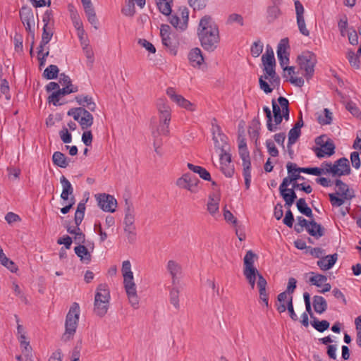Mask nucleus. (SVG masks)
Returning <instances> with one entry per match:
<instances>
[{
    "label": "nucleus",
    "instance_id": "obj_54",
    "mask_svg": "<svg viewBox=\"0 0 361 361\" xmlns=\"http://www.w3.org/2000/svg\"><path fill=\"white\" fill-rule=\"evenodd\" d=\"M327 281V277L324 275L317 274L314 276L310 277V281L312 284L320 287L323 283Z\"/></svg>",
    "mask_w": 361,
    "mask_h": 361
},
{
    "label": "nucleus",
    "instance_id": "obj_6",
    "mask_svg": "<svg viewBox=\"0 0 361 361\" xmlns=\"http://www.w3.org/2000/svg\"><path fill=\"white\" fill-rule=\"evenodd\" d=\"M257 258V255L252 250H248L244 257L243 274L252 289L255 288L257 279L258 281L259 276H262L254 265Z\"/></svg>",
    "mask_w": 361,
    "mask_h": 361
},
{
    "label": "nucleus",
    "instance_id": "obj_18",
    "mask_svg": "<svg viewBox=\"0 0 361 361\" xmlns=\"http://www.w3.org/2000/svg\"><path fill=\"white\" fill-rule=\"evenodd\" d=\"M89 249L92 251L94 250V243L87 241L86 245H78L74 248L75 253L85 264H89L92 259V255Z\"/></svg>",
    "mask_w": 361,
    "mask_h": 361
},
{
    "label": "nucleus",
    "instance_id": "obj_12",
    "mask_svg": "<svg viewBox=\"0 0 361 361\" xmlns=\"http://www.w3.org/2000/svg\"><path fill=\"white\" fill-rule=\"evenodd\" d=\"M283 0H270L266 8L265 18L267 23L271 24L278 20L283 14L281 6Z\"/></svg>",
    "mask_w": 361,
    "mask_h": 361
},
{
    "label": "nucleus",
    "instance_id": "obj_33",
    "mask_svg": "<svg viewBox=\"0 0 361 361\" xmlns=\"http://www.w3.org/2000/svg\"><path fill=\"white\" fill-rule=\"evenodd\" d=\"M181 266L174 260H169L167 263V270L172 279V283L175 284L177 281V275L181 273Z\"/></svg>",
    "mask_w": 361,
    "mask_h": 361
},
{
    "label": "nucleus",
    "instance_id": "obj_31",
    "mask_svg": "<svg viewBox=\"0 0 361 361\" xmlns=\"http://www.w3.org/2000/svg\"><path fill=\"white\" fill-rule=\"evenodd\" d=\"M60 182L63 187L61 198L63 200H68V197L73 193V188L70 181L64 176L61 177Z\"/></svg>",
    "mask_w": 361,
    "mask_h": 361
},
{
    "label": "nucleus",
    "instance_id": "obj_40",
    "mask_svg": "<svg viewBox=\"0 0 361 361\" xmlns=\"http://www.w3.org/2000/svg\"><path fill=\"white\" fill-rule=\"evenodd\" d=\"M293 166H295V164L292 163V162L287 163L286 168H287L288 176L283 179V181L279 186V192H282L283 190H284L285 188H287L288 186L292 183L293 179H292L290 173H291V167Z\"/></svg>",
    "mask_w": 361,
    "mask_h": 361
},
{
    "label": "nucleus",
    "instance_id": "obj_38",
    "mask_svg": "<svg viewBox=\"0 0 361 361\" xmlns=\"http://www.w3.org/2000/svg\"><path fill=\"white\" fill-rule=\"evenodd\" d=\"M296 206L301 214L305 215L308 218H313L312 209L308 207L304 198H300L296 202Z\"/></svg>",
    "mask_w": 361,
    "mask_h": 361
},
{
    "label": "nucleus",
    "instance_id": "obj_28",
    "mask_svg": "<svg viewBox=\"0 0 361 361\" xmlns=\"http://www.w3.org/2000/svg\"><path fill=\"white\" fill-rule=\"evenodd\" d=\"M75 101L77 103L82 106V107L85 108L87 107L90 111H94L96 109V104L93 101V99L92 97L89 95H78L75 97Z\"/></svg>",
    "mask_w": 361,
    "mask_h": 361
},
{
    "label": "nucleus",
    "instance_id": "obj_27",
    "mask_svg": "<svg viewBox=\"0 0 361 361\" xmlns=\"http://www.w3.org/2000/svg\"><path fill=\"white\" fill-rule=\"evenodd\" d=\"M188 59L193 67L200 66L204 62V57L200 48H194L188 54Z\"/></svg>",
    "mask_w": 361,
    "mask_h": 361
},
{
    "label": "nucleus",
    "instance_id": "obj_61",
    "mask_svg": "<svg viewBox=\"0 0 361 361\" xmlns=\"http://www.w3.org/2000/svg\"><path fill=\"white\" fill-rule=\"evenodd\" d=\"M345 108L353 116L361 119V111H360V109L357 108L355 103H353V102H347V104H345Z\"/></svg>",
    "mask_w": 361,
    "mask_h": 361
},
{
    "label": "nucleus",
    "instance_id": "obj_42",
    "mask_svg": "<svg viewBox=\"0 0 361 361\" xmlns=\"http://www.w3.org/2000/svg\"><path fill=\"white\" fill-rule=\"evenodd\" d=\"M278 102L282 109L281 115L283 118L286 121H288L289 119L290 113L288 100L283 97H279L278 98Z\"/></svg>",
    "mask_w": 361,
    "mask_h": 361
},
{
    "label": "nucleus",
    "instance_id": "obj_25",
    "mask_svg": "<svg viewBox=\"0 0 361 361\" xmlns=\"http://www.w3.org/2000/svg\"><path fill=\"white\" fill-rule=\"evenodd\" d=\"M309 225L306 231L311 236L318 239L324 235L325 228L321 224L317 223L313 218L310 220Z\"/></svg>",
    "mask_w": 361,
    "mask_h": 361
},
{
    "label": "nucleus",
    "instance_id": "obj_15",
    "mask_svg": "<svg viewBox=\"0 0 361 361\" xmlns=\"http://www.w3.org/2000/svg\"><path fill=\"white\" fill-rule=\"evenodd\" d=\"M99 207L104 212H114L117 207V201L114 196L101 193L95 195Z\"/></svg>",
    "mask_w": 361,
    "mask_h": 361
},
{
    "label": "nucleus",
    "instance_id": "obj_37",
    "mask_svg": "<svg viewBox=\"0 0 361 361\" xmlns=\"http://www.w3.org/2000/svg\"><path fill=\"white\" fill-rule=\"evenodd\" d=\"M262 61L264 65H276V60L274 58V51L270 45H267L266 51L262 56Z\"/></svg>",
    "mask_w": 361,
    "mask_h": 361
},
{
    "label": "nucleus",
    "instance_id": "obj_13",
    "mask_svg": "<svg viewBox=\"0 0 361 361\" xmlns=\"http://www.w3.org/2000/svg\"><path fill=\"white\" fill-rule=\"evenodd\" d=\"M123 285L131 306L134 309H138L139 298L137 294L136 285L133 281V276L124 278Z\"/></svg>",
    "mask_w": 361,
    "mask_h": 361
},
{
    "label": "nucleus",
    "instance_id": "obj_29",
    "mask_svg": "<svg viewBox=\"0 0 361 361\" xmlns=\"http://www.w3.org/2000/svg\"><path fill=\"white\" fill-rule=\"evenodd\" d=\"M296 283L297 281L295 278H290L288 279L286 290L278 295L277 300L286 301V300L288 298V297L293 296V293H294L296 288Z\"/></svg>",
    "mask_w": 361,
    "mask_h": 361
},
{
    "label": "nucleus",
    "instance_id": "obj_32",
    "mask_svg": "<svg viewBox=\"0 0 361 361\" xmlns=\"http://www.w3.org/2000/svg\"><path fill=\"white\" fill-rule=\"evenodd\" d=\"M52 161L55 166L60 168H66L69 165L70 159L66 157L62 152L57 151L52 155Z\"/></svg>",
    "mask_w": 361,
    "mask_h": 361
},
{
    "label": "nucleus",
    "instance_id": "obj_22",
    "mask_svg": "<svg viewBox=\"0 0 361 361\" xmlns=\"http://www.w3.org/2000/svg\"><path fill=\"white\" fill-rule=\"evenodd\" d=\"M293 300V297L290 296V297H288V298H287L286 300V305L281 303V304H276V310L279 313L284 312L287 310L291 319L294 322H296L298 320V317L294 310Z\"/></svg>",
    "mask_w": 361,
    "mask_h": 361
},
{
    "label": "nucleus",
    "instance_id": "obj_14",
    "mask_svg": "<svg viewBox=\"0 0 361 361\" xmlns=\"http://www.w3.org/2000/svg\"><path fill=\"white\" fill-rule=\"evenodd\" d=\"M212 139L216 149L224 151L226 148H229L228 144V137L222 132L221 127L218 124H212Z\"/></svg>",
    "mask_w": 361,
    "mask_h": 361
},
{
    "label": "nucleus",
    "instance_id": "obj_4",
    "mask_svg": "<svg viewBox=\"0 0 361 361\" xmlns=\"http://www.w3.org/2000/svg\"><path fill=\"white\" fill-rule=\"evenodd\" d=\"M110 293L106 284H99L97 288L94 302V312L102 317L108 311L109 306Z\"/></svg>",
    "mask_w": 361,
    "mask_h": 361
},
{
    "label": "nucleus",
    "instance_id": "obj_30",
    "mask_svg": "<svg viewBox=\"0 0 361 361\" xmlns=\"http://www.w3.org/2000/svg\"><path fill=\"white\" fill-rule=\"evenodd\" d=\"M280 195L285 201V207L287 208H290L297 198L293 188H285L284 190L280 192Z\"/></svg>",
    "mask_w": 361,
    "mask_h": 361
},
{
    "label": "nucleus",
    "instance_id": "obj_59",
    "mask_svg": "<svg viewBox=\"0 0 361 361\" xmlns=\"http://www.w3.org/2000/svg\"><path fill=\"white\" fill-rule=\"evenodd\" d=\"M121 12L126 16H133L135 13V4L133 0H128L126 6L122 8Z\"/></svg>",
    "mask_w": 361,
    "mask_h": 361
},
{
    "label": "nucleus",
    "instance_id": "obj_44",
    "mask_svg": "<svg viewBox=\"0 0 361 361\" xmlns=\"http://www.w3.org/2000/svg\"><path fill=\"white\" fill-rule=\"evenodd\" d=\"M332 119V113L326 108L324 109V115L320 114L317 116L318 123L322 126L331 124Z\"/></svg>",
    "mask_w": 361,
    "mask_h": 361
},
{
    "label": "nucleus",
    "instance_id": "obj_51",
    "mask_svg": "<svg viewBox=\"0 0 361 361\" xmlns=\"http://www.w3.org/2000/svg\"><path fill=\"white\" fill-rule=\"evenodd\" d=\"M321 169L323 170V174H331L333 177H334V173H337V169L334 168V163L332 164L330 161H324L321 164Z\"/></svg>",
    "mask_w": 361,
    "mask_h": 361
},
{
    "label": "nucleus",
    "instance_id": "obj_52",
    "mask_svg": "<svg viewBox=\"0 0 361 361\" xmlns=\"http://www.w3.org/2000/svg\"><path fill=\"white\" fill-rule=\"evenodd\" d=\"M188 4L194 11L202 10L207 6L208 0H188Z\"/></svg>",
    "mask_w": 361,
    "mask_h": 361
},
{
    "label": "nucleus",
    "instance_id": "obj_7",
    "mask_svg": "<svg viewBox=\"0 0 361 361\" xmlns=\"http://www.w3.org/2000/svg\"><path fill=\"white\" fill-rule=\"evenodd\" d=\"M80 315V307L77 302H74L71 307L65 322V332L62 336L64 341L73 338L78 326Z\"/></svg>",
    "mask_w": 361,
    "mask_h": 361
},
{
    "label": "nucleus",
    "instance_id": "obj_16",
    "mask_svg": "<svg viewBox=\"0 0 361 361\" xmlns=\"http://www.w3.org/2000/svg\"><path fill=\"white\" fill-rule=\"evenodd\" d=\"M78 91V87L75 85L69 84V85L64 86L61 89H59L58 90L53 92L48 97V102L49 103H52L54 106L61 105V103H59V100L61 97L65 96L66 94H69L71 93H75Z\"/></svg>",
    "mask_w": 361,
    "mask_h": 361
},
{
    "label": "nucleus",
    "instance_id": "obj_35",
    "mask_svg": "<svg viewBox=\"0 0 361 361\" xmlns=\"http://www.w3.org/2000/svg\"><path fill=\"white\" fill-rule=\"evenodd\" d=\"M125 218H124V224L125 225H134L135 221V214H134V208L133 207V204L128 202L127 200H126V209H125Z\"/></svg>",
    "mask_w": 361,
    "mask_h": 361
},
{
    "label": "nucleus",
    "instance_id": "obj_39",
    "mask_svg": "<svg viewBox=\"0 0 361 361\" xmlns=\"http://www.w3.org/2000/svg\"><path fill=\"white\" fill-rule=\"evenodd\" d=\"M336 187L338 188L339 192H336V195L343 197L346 200L351 199V196L348 195V192L349 190L348 185L343 183L341 179H336L334 182Z\"/></svg>",
    "mask_w": 361,
    "mask_h": 361
},
{
    "label": "nucleus",
    "instance_id": "obj_62",
    "mask_svg": "<svg viewBox=\"0 0 361 361\" xmlns=\"http://www.w3.org/2000/svg\"><path fill=\"white\" fill-rule=\"evenodd\" d=\"M161 41L164 46L169 48L173 54H176V42L171 38L170 35L168 37L161 38Z\"/></svg>",
    "mask_w": 361,
    "mask_h": 361
},
{
    "label": "nucleus",
    "instance_id": "obj_47",
    "mask_svg": "<svg viewBox=\"0 0 361 361\" xmlns=\"http://www.w3.org/2000/svg\"><path fill=\"white\" fill-rule=\"evenodd\" d=\"M239 149V154L243 161V168L251 167V161L250 157V153L247 147H244Z\"/></svg>",
    "mask_w": 361,
    "mask_h": 361
},
{
    "label": "nucleus",
    "instance_id": "obj_43",
    "mask_svg": "<svg viewBox=\"0 0 361 361\" xmlns=\"http://www.w3.org/2000/svg\"><path fill=\"white\" fill-rule=\"evenodd\" d=\"M54 35L53 27L43 26L42 39L40 44L47 45L51 39Z\"/></svg>",
    "mask_w": 361,
    "mask_h": 361
},
{
    "label": "nucleus",
    "instance_id": "obj_34",
    "mask_svg": "<svg viewBox=\"0 0 361 361\" xmlns=\"http://www.w3.org/2000/svg\"><path fill=\"white\" fill-rule=\"evenodd\" d=\"M188 168L193 171L195 173H197L201 178H202L204 180L211 181V175L209 172L206 170V169L200 166H195L192 164L188 163Z\"/></svg>",
    "mask_w": 361,
    "mask_h": 361
},
{
    "label": "nucleus",
    "instance_id": "obj_41",
    "mask_svg": "<svg viewBox=\"0 0 361 361\" xmlns=\"http://www.w3.org/2000/svg\"><path fill=\"white\" fill-rule=\"evenodd\" d=\"M59 69L56 65H49L43 73V77L47 80L56 79L58 77Z\"/></svg>",
    "mask_w": 361,
    "mask_h": 361
},
{
    "label": "nucleus",
    "instance_id": "obj_11",
    "mask_svg": "<svg viewBox=\"0 0 361 361\" xmlns=\"http://www.w3.org/2000/svg\"><path fill=\"white\" fill-rule=\"evenodd\" d=\"M20 18L26 31L30 35L32 39L35 38V16L33 11L28 6H23L20 10Z\"/></svg>",
    "mask_w": 361,
    "mask_h": 361
},
{
    "label": "nucleus",
    "instance_id": "obj_17",
    "mask_svg": "<svg viewBox=\"0 0 361 361\" xmlns=\"http://www.w3.org/2000/svg\"><path fill=\"white\" fill-rule=\"evenodd\" d=\"M295 7L296 12L297 24L300 32L306 37L310 35V31L306 27V24L304 18V7L300 1H295Z\"/></svg>",
    "mask_w": 361,
    "mask_h": 361
},
{
    "label": "nucleus",
    "instance_id": "obj_64",
    "mask_svg": "<svg viewBox=\"0 0 361 361\" xmlns=\"http://www.w3.org/2000/svg\"><path fill=\"white\" fill-rule=\"evenodd\" d=\"M355 324L357 330L356 343L361 348V315L355 319Z\"/></svg>",
    "mask_w": 361,
    "mask_h": 361
},
{
    "label": "nucleus",
    "instance_id": "obj_53",
    "mask_svg": "<svg viewBox=\"0 0 361 361\" xmlns=\"http://www.w3.org/2000/svg\"><path fill=\"white\" fill-rule=\"evenodd\" d=\"M329 201L332 205V207H341L343 203L345 198L343 197H339L336 193H330L329 194Z\"/></svg>",
    "mask_w": 361,
    "mask_h": 361
},
{
    "label": "nucleus",
    "instance_id": "obj_50",
    "mask_svg": "<svg viewBox=\"0 0 361 361\" xmlns=\"http://www.w3.org/2000/svg\"><path fill=\"white\" fill-rule=\"evenodd\" d=\"M263 111L265 113L266 117L267 119V129L271 132L276 131L277 130V127L274 126V124L272 123V114H271V111L270 109L268 106H265L263 107Z\"/></svg>",
    "mask_w": 361,
    "mask_h": 361
},
{
    "label": "nucleus",
    "instance_id": "obj_8",
    "mask_svg": "<svg viewBox=\"0 0 361 361\" xmlns=\"http://www.w3.org/2000/svg\"><path fill=\"white\" fill-rule=\"evenodd\" d=\"M297 61L300 69L305 71L304 77L308 81L314 73V67L317 62L316 54L312 51H305L298 56Z\"/></svg>",
    "mask_w": 361,
    "mask_h": 361
},
{
    "label": "nucleus",
    "instance_id": "obj_46",
    "mask_svg": "<svg viewBox=\"0 0 361 361\" xmlns=\"http://www.w3.org/2000/svg\"><path fill=\"white\" fill-rule=\"evenodd\" d=\"M178 106L187 110L193 111H195V105L189 100L184 98L182 95L179 94L175 102Z\"/></svg>",
    "mask_w": 361,
    "mask_h": 361
},
{
    "label": "nucleus",
    "instance_id": "obj_26",
    "mask_svg": "<svg viewBox=\"0 0 361 361\" xmlns=\"http://www.w3.org/2000/svg\"><path fill=\"white\" fill-rule=\"evenodd\" d=\"M257 285L259 289V300L267 307H269V295L267 293V282L263 276H259Z\"/></svg>",
    "mask_w": 361,
    "mask_h": 361
},
{
    "label": "nucleus",
    "instance_id": "obj_9",
    "mask_svg": "<svg viewBox=\"0 0 361 361\" xmlns=\"http://www.w3.org/2000/svg\"><path fill=\"white\" fill-rule=\"evenodd\" d=\"M67 114L73 117L78 121L81 129L85 130L89 128L93 123V116L85 108L75 107L71 109Z\"/></svg>",
    "mask_w": 361,
    "mask_h": 361
},
{
    "label": "nucleus",
    "instance_id": "obj_19",
    "mask_svg": "<svg viewBox=\"0 0 361 361\" xmlns=\"http://www.w3.org/2000/svg\"><path fill=\"white\" fill-rule=\"evenodd\" d=\"M289 47L288 38L282 39L277 47V56L280 65L283 68L284 65L289 63V54L287 52V49Z\"/></svg>",
    "mask_w": 361,
    "mask_h": 361
},
{
    "label": "nucleus",
    "instance_id": "obj_56",
    "mask_svg": "<svg viewBox=\"0 0 361 361\" xmlns=\"http://www.w3.org/2000/svg\"><path fill=\"white\" fill-rule=\"evenodd\" d=\"M0 92L5 96L7 100L11 99L10 87L6 79H1L0 84Z\"/></svg>",
    "mask_w": 361,
    "mask_h": 361
},
{
    "label": "nucleus",
    "instance_id": "obj_5",
    "mask_svg": "<svg viewBox=\"0 0 361 361\" xmlns=\"http://www.w3.org/2000/svg\"><path fill=\"white\" fill-rule=\"evenodd\" d=\"M276 65H269L264 66V75L259 78V87L266 94H269L275 87H279L281 82L279 76L275 71Z\"/></svg>",
    "mask_w": 361,
    "mask_h": 361
},
{
    "label": "nucleus",
    "instance_id": "obj_63",
    "mask_svg": "<svg viewBox=\"0 0 361 361\" xmlns=\"http://www.w3.org/2000/svg\"><path fill=\"white\" fill-rule=\"evenodd\" d=\"M121 271L123 279L126 277L129 278L130 276H133V274L131 271V264L130 261L128 260L124 261L123 262Z\"/></svg>",
    "mask_w": 361,
    "mask_h": 361
},
{
    "label": "nucleus",
    "instance_id": "obj_23",
    "mask_svg": "<svg viewBox=\"0 0 361 361\" xmlns=\"http://www.w3.org/2000/svg\"><path fill=\"white\" fill-rule=\"evenodd\" d=\"M338 254L334 253L333 255H326V257H320V259L317 261V266L324 271L329 270L333 267L338 259Z\"/></svg>",
    "mask_w": 361,
    "mask_h": 361
},
{
    "label": "nucleus",
    "instance_id": "obj_45",
    "mask_svg": "<svg viewBox=\"0 0 361 361\" xmlns=\"http://www.w3.org/2000/svg\"><path fill=\"white\" fill-rule=\"evenodd\" d=\"M311 325L319 332H324L329 328L330 324L327 320L319 321L314 317L311 322Z\"/></svg>",
    "mask_w": 361,
    "mask_h": 361
},
{
    "label": "nucleus",
    "instance_id": "obj_21",
    "mask_svg": "<svg viewBox=\"0 0 361 361\" xmlns=\"http://www.w3.org/2000/svg\"><path fill=\"white\" fill-rule=\"evenodd\" d=\"M314 152L318 158L324 157L325 155L331 156L335 153V145L330 138H326L324 145L322 147H316Z\"/></svg>",
    "mask_w": 361,
    "mask_h": 361
},
{
    "label": "nucleus",
    "instance_id": "obj_1",
    "mask_svg": "<svg viewBox=\"0 0 361 361\" xmlns=\"http://www.w3.org/2000/svg\"><path fill=\"white\" fill-rule=\"evenodd\" d=\"M197 35L204 50L212 52L217 48L220 42L219 30L210 16L205 15L200 19Z\"/></svg>",
    "mask_w": 361,
    "mask_h": 361
},
{
    "label": "nucleus",
    "instance_id": "obj_60",
    "mask_svg": "<svg viewBox=\"0 0 361 361\" xmlns=\"http://www.w3.org/2000/svg\"><path fill=\"white\" fill-rule=\"evenodd\" d=\"M207 211L212 214H215L219 211L218 200H215L213 197L209 196V200L207 203Z\"/></svg>",
    "mask_w": 361,
    "mask_h": 361
},
{
    "label": "nucleus",
    "instance_id": "obj_3",
    "mask_svg": "<svg viewBox=\"0 0 361 361\" xmlns=\"http://www.w3.org/2000/svg\"><path fill=\"white\" fill-rule=\"evenodd\" d=\"M173 0H156L159 11L164 16H169L170 23L180 32L187 30L189 20V10L186 6L179 8L181 20L176 14H171Z\"/></svg>",
    "mask_w": 361,
    "mask_h": 361
},
{
    "label": "nucleus",
    "instance_id": "obj_55",
    "mask_svg": "<svg viewBox=\"0 0 361 361\" xmlns=\"http://www.w3.org/2000/svg\"><path fill=\"white\" fill-rule=\"evenodd\" d=\"M301 134V130L296 128H291L288 133V147L296 142Z\"/></svg>",
    "mask_w": 361,
    "mask_h": 361
},
{
    "label": "nucleus",
    "instance_id": "obj_10",
    "mask_svg": "<svg viewBox=\"0 0 361 361\" xmlns=\"http://www.w3.org/2000/svg\"><path fill=\"white\" fill-rule=\"evenodd\" d=\"M200 180L190 173H185L176 180V185L190 191L192 193H197L200 190Z\"/></svg>",
    "mask_w": 361,
    "mask_h": 361
},
{
    "label": "nucleus",
    "instance_id": "obj_20",
    "mask_svg": "<svg viewBox=\"0 0 361 361\" xmlns=\"http://www.w3.org/2000/svg\"><path fill=\"white\" fill-rule=\"evenodd\" d=\"M334 168L338 171L334 173V177H341L343 176H348L351 173L349 161L345 157H341L334 161Z\"/></svg>",
    "mask_w": 361,
    "mask_h": 361
},
{
    "label": "nucleus",
    "instance_id": "obj_48",
    "mask_svg": "<svg viewBox=\"0 0 361 361\" xmlns=\"http://www.w3.org/2000/svg\"><path fill=\"white\" fill-rule=\"evenodd\" d=\"M170 302L176 310H179V290L177 288H173L170 291Z\"/></svg>",
    "mask_w": 361,
    "mask_h": 361
},
{
    "label": "nucleus",
    "instance_id": "obj_24",
    "mask_svg": "<svg viewBox=\"0 0 361 361\" xmlns=\"http://www.w3.org/2000/svg\"><path fill=\"white\" fill-rule=\"evenodd\" d=\"M82 6L89 23L97 30L99 22L92 1L85 2Z\"/></svg>",
    "mask_w": 361,
    "mask_h": 361
},
{
    "label": "nucleus",
    "instance_id": "obj_58",
    "mask_svg": "<svg viewBox=\"0 0 361 361\" xmlns=\"http://www.w3.org/2000/svg\"><path fill=\"white\" fill-rule=\"evenodd\" d=\"M263 44L260 41L255 42L251 46L250 51L253 57H258L262 52Z\"/></svg>",
    "mask_w": 361,
    "mask_h": 361
},
{
    "label": "nucleus",
    "instance_id": "obj_36",
    "mask_svg": "<svg viewBox=\"0 0 361 361\" xmlns=\"http://www.w3.org/2000/svg\"><path fill=\"white\" fill-rule=\"evenodd\" d=\"M313 307L317 313L322 314L327 310V302L322 296L315 295L313 298Z\"/></svg>",
    "mask_w": 361,
    "mask_h": 361
},
{
    "label": "nucleus",
    "instance_id": "obj_57",
    "mask_svg": "<svg viewBox=\"0 0 361 361\" xmlns=\"http://www.w3.org/2000/svg\"><path fill=\"white\" fill-rule=\"evenodd\" d=\"M42 21L44 26L47 25L48 27L54 26V18L53 11L51 10H47L42 16Z\"/></svg>",
    "mask_w": 361,
    "mask_h": 361
},
{
    "label": "nucleus",
    "instance_id": "obj_2",
    "mask_svg": "<svg viewBox=\"0 0 361 361\" xmlns=\"http://www.w3.org/2000/svg\"><path fill=\"white\" fill-rule=\"evenodd\" d=\"M157 109L159 115V121L157 124V119L152 118L151 121L152 134L154 139L159 135H168L169 134V123L171 114V109L167 104L166 98H159L156 103ZM157 144V140H154V146Z\"/></svg>",
    "mask_w": 361,
    "mask_h": 361
},
{
    "label": "nucleus",
    "instance_id": "obj_49",
    "mask_svg": "<svg viewBox=\"0 0 361 361\" xmlns=\"http://www.w3.org/2000/svg\"><path fill=\"white\" fill-rule=\"evenodd\" d=\"M233 23H238L240 26L244 25L243 17L238 13L230 14L226 20V25H233Z\"/></svg>",
    "mask_w": 361,
    "mask_h": 361
}]
</instances>
